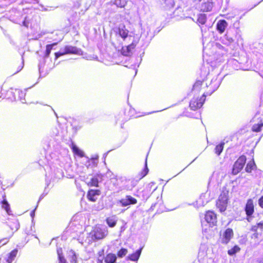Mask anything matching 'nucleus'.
<instances>
[{
  "label": "nucleus",
  "instance_id": "nucleus-41",
  "mask_svg": "<svg viewBox=\"0 0 263 263\" xmlns=\"http://www.w3.org/2000/svg\"><path fill=\"white\" fill-rule=\"evenodd\" d=\"M112 44L114 45H116V42L114 40H112Z\"/></svg>",
  "mask_w": 263,
  "mask_h": 263
},
{
  "label": "nucleus",
  "instance_id": "nucleus-30",
  "mask_svg": "<svg viewBox=\"0 0 263 263\" xmlns=\"http://www.w3.org/2000/svg\"><path fill=\"white\" fill-rule=\"evenodd\" d=\"M206 22V16L205 14H200L197 18V22L201 24L204 25Z\"/></svg>",
  "mask_w": 263,
  "mask_h": 263
},
{
  "label": "nucleus",
  "instance_id": "nucleus-25",
  "mask_svg": "<svg viewBox=\"0 0 263 263\" xmlns=\"http://www.w3.org/2000/svg\"><path fill=\"white\" fill-rule=\"evenodd\" d=\"M142 248L137 250L135 252L130 254L128 256V258L132 261H137L140 257L141 253Z\"/></svg>",
  "mask_w": 263,
  "mask_h": 263
},
{
  "label": "nucleus",
  "instance_id": "nucleus-33",
  "mask_svg": "<svg viewBox=\"0 0 263 263\" xmlns=\"http://www.w3.org/2000/svg\"><path fill=\"white\" fill-rule=\"evenodd\" d=\"M87 167L89 168V167H95L97 165V162H96V159H89L87 162Z\"/></svg>",
  "mask_w": 263,
  "mask_h": 263
},
{
  "label": "nucleus",
  "instance_id": "nucleus-4",
  "mask_svg": "<svg viewBox=\"0 0 263 263\" xmlns=\"http://www.w3.org/2000/svg\"><path fill=\"white\" fill-rule=\"evenodd\" d=\"M255 204L252 198L248 199L244 206L246 220L250 222L255 213Z\"/></svg>",
  "mask_w": 263,
  "mask_h": 263
},
{
  "label": "nucleus",
  "instance_id": "nucleus-26",
  "mask_svg": "<svg viewBox=\"0 0 263 263\" xmlns=\"http://www.w3.org/2000/svg\"><path fill=\"white\" fill-rule=\"evenodd\" d=\"M148 173V168L147 165V162L145 161L144 167L138 173L137 177L139 179L144 178Z\"/></svg>",
  "mask_w": 263,
  "mask_h": 263
},
{
  "label": "nucleus",
  "instance_id": "nucleus-20",
  "mask_svg": "<svg viewBox=\"0 0 263 263\" xmlns=\"http://www.w3.org/2000/svg\"><path fill=\"white\" fill-rule=\"evenodd\" d=\"M18 253V250L14 249L8 253L6 261L7 263H12Z\"/></svg>",
  "mask_w": 263,
  "mask_h": 263
},
{
  "label": "nucleus",
  "instance_id": "nucleus-9",
  "mask_svg": "<svg viewBox=\"0 0 263 263\" xmlns=\"http://www.w3.org/2000/svg\"><path fill=\"white\" fill-rule=\"evenodd\" d=\"M204 219L210 226L214 227L217 225V214L213 211H206L204 214Z\"/></svg>",
  "mask_w": 263,
  "mask_h": 263
},
{
  "label": "nucleus",
  "instance_id": "nucleus-6",
  "mask_svg": "<svg viewBox=\"0 0 263 263\" xmlns=\"http://www.w3.org/2000/svg\"><path fill=\"white\" fill-rule=\"evenodd\" d=\"M130 41L132 43L130 44L121 49V52L124 56H129L132 54V51L139 42V37H133Z\"/></svg>",
  "mask_w": 263,
  "mask_h": 263
},
{
  "label": "nucleus",
  "instance_id": "nucleus-5",
  "mask_svg": "<svg viewBox=\"0 0 263 263\" xmlns=\"http://www.w3.org/2000/svg\"><path fill=\"white\" fill-rule=\"evenodd\" d=\"M246 157L245 155L239 157L233 165L232 170V174L236 175L242 170L246 162Z\"/></svg>",
  "mask_w": 263,
  "mask_h": 263
},
{
  "label": "nucleus",
  "instance_id": "nucleus-23",
  "mask_svg": "<svg viewBox=\"0 0 263 263\" xmlns=\"http://www.w3.org/2000/svg\"><path fill=\"white\" fill-rule=\"evenodd\" d=\"M57 253L58 254V257L59 260L58 263H68L66 259H65L62 248H59L57 250Z\"/></svg>",
  "mask_w": 263,
  "mask_h": 263
},
{
  "label": "nucleus",
  "instance_id": "nucleus-17",
  "mask_svg": "<svg viewBox=\"0 0 263 263\" xmlns=\"http://www.w3.org/2000/svg\"><path fill=\"white\" fill-rule=\"evenodd\" d=\"M99 179H102V175L96 174L90 179L89 181L86 183V184L88 187H98L99 186Z\"/></svg>",
  "mask_w": 263,
  "mask_h": 263
},
{
  "label": "nucleus",
  "instance_id": "nucleus-12",
  "mask_svg": "<svg viewBox=\"0 0 263 263\" xmlns=\"http://www.w3.org/2000/svg\"><path fill=\"white\" fill-rule=\"evenodd\" d=\"M234 236V232L232 229L227 228L223 232L221 237V241L223 244L228 243Z\"/></svg>",
  "mask_w": 263,
  "mask_h": 263
},
{
  "label": "nucleus",
  "instance_id": "nucleus-29",
  "mask_svg": "<svg viewBox=\"0 0 263 263\" xmlns=\"http://www.w3.org/2000/svg\"><path fill=\"white\" fill-rule=\"evenodd\" d=\"M256 167L255 163L253 160L249 161L245 168V170L247 173H251Z\"/></svg>",
  "mask_w": 263,
  "mask_h": 263
},
{
  "label": "nucleus",
  "instance_id": "nucleus-8",
  "mask_svg": "<svg viewBox=\"0 0 263 263\" xmlns=\"http://www.w3.org/2000/svg\"><path fill=\"white\" fill-rule=\"evenodd\" d=\"M206 97L201 95L200 98L193 97L190 102V107L191 109L196 110L201 108L205 102Z\"/></svg>",
  "mask_w": 263,
  "mask_h": 263
},
{
  "label": "nucleus",
  "instance_id": "nucleus-13",
  "mask_svg": "<svg viewBox=\"0 0 263 263\" xmlns=\"http://www.w3.org/2000/svg\"><path fill=\"white\" fill-rule=\"evenodd\" d=\"M117 258V256L115 254L109 253L107 254L105 256H103L101 258H98L97 263H103V259L105 263H115Z\"/></svg>",
  "mask_w": 263,
  "mask_h": 263
},
{
  "label": "nucleus",
  "instance_id": "nucleus-38",
  "mask_svg": "<svg viewBox=\"0 0 263 263\" xmlns=\"http://www.w3.org/2000/svg\"><path fill=\"white\" fill-rule=\"evenodd\" d=\"M8 242V239L7 238L3 239L0 240V243H2V245H3Z\"/></svg>",
  "mask_w": 263,
  "mask_h": 263
},
{
  "label": "nucleus",
  "instance_id": "nucleus-21",
  "mask_svg": "<svg viewBox=\"0 0 263 263\" xmlns=\"http://www.w3.org/2000/svg\"><path fill=\"white\" fill-rule=\"evenodd\" d=\"M71 148L74 155H77L81 158L84 157V153L79 149L73 142L71 143Z\"/></svg>",
  "mask_w": 263,
  "mask_h": 263
},
{
  "label": "nucleus",
  "instance_id": "nucleus-10",
  "mask_svg": "<svg viewBox=\"0 0 263 263\" xmlns=\"http://www.w3.org/2000/svg\"><path fill=\"white\" fill-rule=\"evenodd\" d=\"M250 231L253 232L252 238L257 239L259 236L261 235L263 231V221H260L253 225L250 229Z\"/></svg>",
  "mask_w": 263,
  "mask_h": 263
},
{
  "label": "nucleus",
  "instance_id": "nucleus-32",
  "mask_svg": "<svg viewBox=\"0 0 263 263\" xmlns=\"http://www.w3.org/2000/svg\"><path fill=\"white\" fill-rule=\"evenodd\" d=\"M224 143H221L217 145L215 148V153L218 156L220 155L223 149Z\"/></svg>",
  "mask_w": 263,
  "mask_h": 263
},
{
  "label": "nucleus",
  "instance_id": "nucleus-40",
  "mask_svg": "<svg viewBox=\"0 0 263 263\" xmlns=\"http://www.w3.org/2000/svg\"><path fill=\"white\" fill-rule=\"evenodd\" d=\"M202 0H193V2L195 3H197L200 2Z\"/></svg>",
  "mask_w": 263,
  "mask_h": 263
},
{
  "label": "nucleus",
  "instance_id": "nucleus-39",
  "mask_svg": "<svg viewBox=\"0 0 263 263\" xmlns=\"http://www.w3.org/2000/svg\"><path fill=\"white\" fill-rule=\"evenodd\" d=\"M256 263H263V258L257 260Z\"/></svg>",
  "mask_w": 263,
  "mask_h": 263
},
{
  "label": "nucleus",
  "instance_id": "nucleus-28",
  "mask_svg": "<svg viewBox=\"0 0 263 263\" xmlns=\"http://www.w3.org/2000/svg\"><path fill=\"white\" fill-rule=\"evenodd\" d=\"M57 45V43H53L51 44H48L46 46V50L44 53V57L45 58H48L50 53L51 51L52 50L53 47L54 46H55Z\"/></svg>",
  "mask_w": 263,
  "mask_h": 263
},
{
  "label": "nucleus",
  "instance_id": "nucleus-18",
  "mask_svg": "<svg viewBox=\"0 0 263 263\" xmlns=\"http://www.w3.org/2000/svg\"><path fill=\"white\" fill-rule=\"evenodd\" d=\"M2 198H3V200L0 202V203L1 204L2 208L4 209L8 214L10 215V212H11L10 205L7 200L6 195L5 193H4L2 194Z\"/></svg>",
  "mask_w": 263,
  "mask_h": 263
},
{
  "label": "nucleus",
  "instance_id": "nucleus-14",
  "mask_svg": "<svg viewBox=\"0 0 263 263\" xmlns=\"http://www.w3.org/2000/svg\"><path fill=\"white\" fill-rule=\"evenodd\" d=\"M108 234V230L106 228H96L93 230V237L97 239L104 238Z\"/></svg>",
  "mask_w": 263,
  "mask_h": 263
},
{
  "label": "nucleus",
  "instance_id": "nucleus-42",
  "mask_svg": "<svg viewBox=\"0 0 263 263\" xmlns=\"http://www.w3.org/2000/svg\"><path fill=\"white\" fill-rule=\"evenodd\" d=\"M20 70H21V69H20L19 70H17L15 73H16V72H18Z\"/></svg>",
  "mask_w": 263,
  "mask_h": 263
},
{
  "label": "nucleus",
  "instance_id": "nucleus-43",
  "mask_svg": "<svg viewBox=\"0 0 263 263\" xmlns=\"http://www.w3.org/2000/svg\"><path fill=\"white\" fill-rule=\"evenodd\" d=\"M251 152H252V153H253V151L251 150Z\"/></svg>",
  "mask_w": 263,
  "mask_h": 263
},
{
  "label": "nucleus",
  "instance_id": "nucleus-15",
  "mask_svg": "<svg viewBox=\"0 0 263 263\" xmlns=\"http://www.w3.org/2000/svg\"><path fill=\"white\" fill-rule=\"evenodd\" d=\"M214 5V0H206L203 1L200 6V10L202 12L211 11Z\"/></svg>",
  "mask_w": 263,
  "mask_h": 263
},
{
  "label": "nucleus",
  "instance_id": "nucleus-27",
  "mask_svg": "<svg viewBox=\"0 0 263 263\" xmlns=\"http://www.w3.org/2000/svg\"><path fill=\"white\" fill-rule=\"evenodd\" d=\"M128 0H112V3L119 8H124L127 4Z\"/></svg>",
  "mask_w": 263,
  "mask_h": 263
},
{
  "label": "nucleus",
  "instance_id": "nucleus-16",
  "mask_svg": "<svg viewBox=\"0 0 263 263\" xmlns=\"http://www.w3.org/2000/svg\"><path fill=\"white\" fill-rule=\"evenodd\" d=\"M119 202L122 206H126L130 204H136L137 200L130 195H126L125 198L121 199Z\"/></svg>",
  "mask_w": 263,
  "mask_h": 263
},
{
  "label": "nucleus",
  "instance_id": "nucleus-22",
  "mask_svg": "<svg viewBox=\"0 0 263 263\" xmlns=\"http://www.w3.org/2000/svg\"><path fill=\"white\" fill-rule=\"evenodd\" d=\"M64 53L66 54H76L78 53V49L74 46H66L63 49Z\"/></svg>",
  "mask_w": 263,
  "mask_h": 263
},
{
  "label": "nucleus",
  "instance_id": "nucleus-11",
  "mask_svg": "<svg viewBox=\"0 0 263 263\" xmlns=\"http://www.w3.org/2000/svg\"><path fill=\"white\" fill-rule=\"evenodd\" d=\"M101 194V191L99 189H89L87 193L86 197L88 201L96 202L98 197Z\"/></svg>",
  "mask_w": 263,
  "mask_h": 263
},
{
  "label": "nucleus",
  "instance_id": "nucleus-3",
  "mask_svg": "<svg viewBox=\"0 0 263 263\" xmlns=\"http://www.w3.org/2000/svg\"><path fill=\"white\" fill-rule=\"evenodd\" d=\"M253 125L251 130L253 132L258 133L261 130L263 126V112H257L252 119Z\"/></svg>",
  "mask_w": 263,
  "mask_h": 263
},
{
  "label": "nucleus",
  "instance_id": "nucleus-31",
  "mask_svg": "<svg viewBox=\"0 0 263 263\" xmlns=\"http://www.w3.org/2000/svg\"><path fill=\"white\" fill-rule=\"evenodd\" d=\"M240 250V248H239V247L237 245H235L231 249L228 251V254L230 256H232L237 252H238Z\"/></svg>",
  "mask_w": 263,
  "mask_h": 263
},
{
  "label": "nucleus",
  "instance_id": "nucleus-36",
  "mask_svg": "<svg viewBox=\"0 0 263 263\" xmlns=\"http://www.w3.org/2000/svg\"><path fill=\"white\" fill-rule=\"evenodd\" d=\"M64 54H65V53H64V51L63 52H57L54 53L55 59H58L60 57L62 56Z\"/></svg>",
  "mask_w": 263,
  "mask_h": 263
},
{
  "label": "nucleus",
  "instance_id": "nucleus-24",
  "mask_svg": "<svg viewBox=\"0 0 263 263\" xmlns=\"http://www.w3.org/2000/svg\"><path fill=\"white\" fill-rule=\"evenodd\" d=\"M106 222L107 225L111 228H113L116 226L117 224V219L116 215H112L111 217H108L106 218Z\"/></svg>",
  "mask_w": 263,
  "mask_h": 263
},
{
  "label": "nucleus",
  "instance_id": "nucleus-19",
  "mask_svg": "<svg viewBox=\"0 0 263 263\" xmlns=\"http://www.w3.org/2000/svg\"><path fill=\"white\" fill-rule=\"evenodd\" d=\"M228 25V23L224 20H219L216 25L217 30L220 33H222L224 32L226 28Z\"/></svg>",
  "mask_w": 263,
  "mask_h": 263
},
{
  "label": "nucleus",
  "instance_id": "nucleus-35",
  "mask_svg": "<svg viewBox=\"0 0 263 263\" xmlns=\"http://www.w3.org/2000/svg\"><path fill=\"white\" fill-rule=\"evenodd\" d=\"M258 205L261 209H263V195L258 199Z\"/></svg>",
  "mask_w": 263,
  "mask_h": 263
},
{
  "label": "nucleus",
  "instance_id": "nucleus-34",
  "mask_svg": "<svg viewBox=\"0 0 263 263\" xmlns=\"http://www.w3.org/2000/svg\"><path fill=\"white\" fill-rule=\"evenodd\" d=\"M127 253V250L125 248H121L117 252V255L119 257L122 258Z\"/></svg>",
  "mask_w": 263,
  "mask_h": 263
},
{
  "label": "nucleus",
  "instance_id": "nucleus-7",
  "mask_svg": "<svg viewBox=\"0 0 263 263\" xmlns=\"http://www.w3.org/2000/svg\"><path fill=\"white\" fill-rule=\"evenodd\" d=\"M117 33L124 41L130 42V40L133 39V37H138L137 35L129 34V31L126 28L124 25L121 27L118 28Z\"/></svg>",
  "mask_w": 263,
  "mask_h": 263
},
{
  "label": "nucleus",
  "instance_id": "nucleus-2",
  "mask_svg": "<svg viewBox=\"0 0 263 263\" xmlns=\"http://www.w3.org/2000/svg\"><path fill=\"white\" fill-rule=\"evenodd\" d=\"M229 199V191L226 189H223L221 191L215 204L220 212L222 213L226 211Z\"/></svg>",
  "mask_w": 263,
  "mask_h": 263
},
{
  "label": "nucleus",
  "instance_id": "nucleus-37",
  "mask_svg": "<svg viewBox=\"0 0 263 263\" xmlns=\"http://www.w3.org/2000/svg\"><path fill=\"white\" fill-rule=\"evenodd\" d=\"M71 262H72V263H77V256H76L75 253H73L72 255V260H71Z\"/></svg>",
  "mask_w": 263,
  "mask_h": 263
},
{
  "label": "nucleus",
  "instance_id": "nucleus-1",
  "mask_svg": "<svg viewBox=\"0 0 263 263\" xmlns=\"http://www.w3.org/2000/svg\"><path fill=\"white\" fill-rule=\"evenodd\" d=\"M204 81V79L202 80H197L196 81L192 89V91L194 95L201 93L202 95L206 96L211 93L212 91L208 90V86Z\"/></svg>",
  "mask_w": 263,
  "mask_h": 263
}]
</instances>
